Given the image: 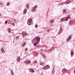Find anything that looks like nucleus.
Here are the masks:
<instances>
[{"label": "nucleus", "instance_id": "c85d7f7f", "mask_svg": "<svg viewBox=\"0 0 75 75\" xmlns=\"http://www.w3.org/2000/svg\"><path fill=\"white\" fill-rule=\"evenodd\" d=\"M29 20H30V21H32V20H33V19H32V18H30L29 19Z\"/></svg>", "mask_w": 75, "mask_h": 75}, {"label": "nucleus", "instance_id": "473e14b6", "mask_svg": "<svg viewBox=\"0 0 75 75\" xmlns=\"http://www.w3.org/2000/svg\"><path fill=\"white\" fill-rule=\"evenodd\" d=\"M8 31L9 32H10V31H11V29H9Z\"/></svg>", "mask_w": 75, "mask_h": 75}, {"label": "nucleus", "instance_id": "09e8293b", "mask_svg": "<svg viewBox=\"0 0 75 75\" xmlns=\"http://www.w3.org/2000/svg\"><path fill=\"white\" fill-rule=\"evenodd\" d=\"M47 47H46V48H47Z\"/></svg>", "mask_w": 75, "mask_h": 75}, {"label": "nucleus", "instance_id": "412c9836", "mask_svg": "<svg viewBox=\"0 0 75 75\" xmlns=\"http://www.w3.org/2000/svg\"><path fill=\"white\" fill-rule=\"evenodd\" d=\"M50 23H54V21L53 20H51L50 21Z\"/></svg>", "mask_w": 75, "mask_h": 75}, {"label": "nucleus", "instance_id": "f3484780", "mask_svg": "<svg viewBox=\"0 0 75 75\" xmlns=\"http://www.w3.org/2000/svg\"><path fill=\"white\" fill-rule=\"evenodd\" d=\"M66 21H68V19H69V17H67L66 18Z\"/></svg>", "mask_w": 75, "mask_h": 75}, {"label": "nucleus", "instance_id": "4be33fe9", "mask_svg": "<svg viewBox=\"0 0 75 75\" xmlns=\"http://www.w3.org/2000/svg\"><path fill=\"white\" fill-rule=\"evenodd\" d=\"M26 44V43H24L22 44V47H24V45H25Z\"/></svg>", "mask_w": 75, "mask_h": 75}, {"label": "nucleus", "instance_id": "bb28decb", "mask_svg": "<svg viewBox=\"0 0 75 75\" xmlns=\"http://www.w3.org/2000/svg\"><path fill=\"white\" fill-rule=\"evenodd\" d=\"M38 27V26H37V24H36L35 25V27L36 28H37Z\"/></svg>", "mask_w": 75, "mask_h": 75}, {"label": "nucleus", "instance_id": "5701e85b", "mask_svg": "<svg viewBox=\"0 0 75 75\" xmlns=\"http://www.w3.org/2000/svg\"><path fill=\"white\" fill-rule=\"evenodd\" d=\"M11 74L12 75H14V72H13V71L11 70Z\"/></svg>", "mask_w": 75, "mask_h": 75}, {"label": "nucleus", "instance_id": "7c9ffc66", "mask_svg": "<svg viewBox=\"0 0 75 75\" xmlns=\"http://www.w3.org/2000/svg\"><path fill=\"white\" fill-rule=\"evenodd\" d=\"M12 25H13V26L15 25V24L14 23H12Z\"/></svg>", "mask_w": 75, "mask_h": 75}, {"label": "nucleus", "instance_id": "7ed1b4c3", "mask_svg": "<svg viewBox=\"0 0 75 75\" xmlns=\"http://www.w3.org/2000/svg\"><path fill=\"white\" fill-rule=\"evenodd\" d=\"M72 38V35H70L68 39H67V41H70L71 38Z\"/></svg>", "mask_w": 75, "mask_h": 75}, {"label": "nucleus", "instance_id": "72a5a7b5", "mask_svg": "<svg viewBox=\"0 0 75 75\" xmlns=\"http://www.w3.org/2000/svg\"><path fill=\"white\" fill-rule=\"evenodd\" d=\"M27 50H28V49L27 48H26L25 49V51H27Z\"/></svg>", "mask_w": 75, "mask_h": 75}, {"label": "nucleus", "instance_id": "a211bd4d", "mask_svg": "<svg viewBox=\"0 0 75 75\" xmlns=\"http://www.w3.org/2000/svg\"><path fill=\"white\" fill-rule=\"evenodd\" d=\"M26 7L27 8H29V4H27L26 5Z\"/></svg>", "mask_w": 75, "mask_h": 75}, {"label": "nucleus", "instance_id": "6ab92c4d", "mask_svg": "<svg viewBox=\"0 0 75 75\" xmlns=\"http://www.w3.org/2000/svg\"><path fill=\"white\" fill-rule=\"evenodd\" d=\"M70 2L69 1H66L65 3V4H68Z\"/></svg>", "mask_w": 75, "mask_h": 75}, {"label": "nucleus", "instance_id": "c03bdc74", "mask_svg": "<svg viewBox=\"0 0 75 75\" xmlns=\"http://www.w3.org/2000/svg\"><path fill=\"white\" fill-rule=\"evenodd\" d=\"M0 5H1V3H0Z\"/></svg>", "mask_w": 75, "mask_h": 75}, {"label": "nucleus", "instance_id": "58836bf2", "mask_svg": "<svg viewBox=\"0 0 75 75\" xmlns=\"http://www.w3.org/2000/svg\"><path fill=\"white\" fill-rule=\"evenodd\" d=\"M5 24H7V21H6L5 22Z\"/></svg>", "mask_w": 75, "mask_h": 75}, {"label": "nucleus", "instance_id": "2f4dec72", "mask_svg": "<svg viewBox=\"0 0 75 75\" xmlns=\"http://www.w3.org/2000/svg\"><path fill=\"white\" fill-rule=\"evenodd\" d=\"M36 11V9H34L33 11V12H35V11Z\"/></svg>", "mask_w": 75, "mask_h": 75}, {"label": "nucleus", "instance_id": "9d476101", "mask_svg": "<svg viewBox=\"0 0 75 75\" xmlns=\"http://www.w3.org/2000/svg\"><path fill=\"white\" fill-rule=\"evenodd\" d=\"M27 23L28 25H30V24H31V22H30V20L28 21Z\"/></svg>", "mask_w": 75, "mask_h": 75}, {"label": "nucleus", "instance_id": "4468645a", "mask_svg": "<svg viewBox=\"0 0 75 75\" xmlns=\"http://www.w3.org/2000/svg\"><path fill=\"white\" fill-rule=\"evenodd\" d=\"M74 55V53H73V52H71V57H72V56Z\"/></svg>", "mask_w": 75, "mask_h": 75}, {"label": "nucleus", "instance_id": "aec40b11", "mask_svg": "<svg viewBox=\"0 0 75 75\" xmlns=\"http://www.w3.org/2000/svg\"><path fill=\"white\" fill-rule=\"evenodd\" d=\"M1 51L2 52H4V49L3 48H2L1 49Z\"/></svg>", "mask_w": 75, "mask_h": 75}, {"label": "nucleus", "instance_id": "cd10ccee", "mask_svg": "<svg viewBox=\"0 0 75 75\" xmlns=\"http://www.w3.org/2000/svg\"><path fill=\"white\" fill-rule=\"evenodd\" d=\"M35 63H37V61H35L33 62V64H35Z\"/></svg>", "mask_w": 75, "mask_h": 75}, {"label": "nucleus", "instance_id": "4c0bfd02", "mask_svg": "<svg viewBox=\"0 0 75 75\" xmlns=\"http://www.w3.org/2000/svg\"><path fill=\"white\" fill-rule=\"evenodd\" d=\"M14 23H16V20H14Z\"/></svg>", "mask_w": 75, "mask_h": 75}, {"label": "nucleus", "instance_id": "ddd939ff", "mask_svg": "<svg viewBox=\"0 0 75 75\" xmlns=\"http://www.w3.org/2000/svg\"><path fill=\"white\" fill-rule=\"evenodd\" d=\"M74 22H73V21H71L69 23V25H72V24H73V23Z\"/></svg>", "mask_w": 75, "mask_h": 75}, {"label": "nucleus", "instance_id": "c9c22d12", "mask_svg": "<svg viewBox=\"0 0 75 75\" xmlns=\"http://www.w3.org/2000/svg\"><path fill=\"white\" fill-rule=\"evenodd\" d=\"M50 31V30H48L47 31V33H49Z\"/></svg>", "mask_w": 75, "mask_h": 75}, {"label": "nucleus", "instance_id": "423d86ee", "mask_svg": "<svg viewBox=\"0 0 75 75\" xmlns=\"http://www.w3.org/2000/svg\"><path fill=\"white\" fill-rule=\"evenodd\" d=\"M62 31H63V29L62 28H61L58 33L59 34H60L62 33Z\"/></svg>", "mask_w": 75, "mask_h": 75}, {"label": "nucleus", "instance_id": "37998d69", "mask_svg": "<svg viewBox=\"0 0 75 75\" xmlns=\"http://www.w3.org/2000/svg\"><path fill=\"white\" fill-rule=\"evenodd\" d=\"M74 73H75V69L74 70Z\"/></svg>", "mask_w": 75, "mask_h": 75}, {"label": "nucleus", "instance_id": "b1692460", "mask_svg": "<svg viewBox=\"0 0 75 75\" xmlns=\"http://www.w3.org/2000/svg\"><path fill=\"white\" fill-rule=\"evenodd\" d=\"M25 34V32H23L22 33V34H23V35H24Z\"/></svg>", "mask_w": 75, "mask_h": 75}, {"label": "nucleus", "instance_id": "49530a36", "mask_svg": "<svg viewBox=\"0 0 75 75\" xmlns=\"http://www.w3.org/2000/svg\"><path fill=\"white\" fill-rule=\"evenodd\" d=\"M1 16V14H0V16Z\"/></svg>", "mask_w": 75, "mask_h": 75}, {"label": "nucleus", "instance_id": "393cba45", "mask_svg": "<svg viewBox=\"0 0 75 75\" xmlns=\"http://www.w3.org/2000/svg\"><path fill=\"white\" fill-rule=\"evenodd\" d=\"M10 4V3L9 2H7L6 3V5L7 6H9V5Z\"/></svg>", "mask_w": 75, "mask_h": 75}, {"label": "nucleus", "instance_id": "dca6fc26", "mask_svg": "<svg viewBox=\"0 0 75 75\" xmlns=\"http://www.w3.org/2000/svg\"><path fill=\"white\" fill-rule=\"evenodd\" d=\"M38 6H37V5H35V6L33 7V8H37L38 7Z\"/></svg>", "mask_w": 75, "mask_h": 75}, {"label": "nucleus", "instance_id": "1a4fd4ad", "mask_svg": "<svg viewBox=\"0 0 75 75\" xmlns=\"http://www.w3.org/2000/svg\"><path fill=\"white\" fill-rule=\"evenodd\" d=\"M20 59H21V58H20V57H18L17 59V62H18L20 61Z\"/></svg>", "mask_w": 75, "mask_h": 75}, {"label": "nucleus", "instance_id": "f8f14e48", "mask_svg": "<svg viewBox=\"0 0 75 75\" xmlns=\"http://www.w3.org/2000/svg\"><path fill=\"white\" fill-rule=\"evenodd\" d=\"M52 74H53V75H54V72H55V71L54 70V68H53V70H52Z\"/></svg>", "mask_w": 75, "mask_h": 75}, {"label": "nucleus", "instance_id": "9b49d317", "mask_svg": "<svg viewBox=\"0 0 75 75\" xmlns=\"http://www.w3.org/2000/svg\"><path fill=\"white\" fill-rule=\"evenodd\" d=\"M40 65H44V63L42 62H41L40 63Z\"/></svg>", "mask_w": 75, "mask_h": 75}, {"label": "nucleus", "instance_id": "e433bc0d", "mask_svg": "<svg viewBox=\"0 0 75 75\" xmlns=\"http://www.w3.org/2000/svg\"><path fill=\"white\" fill-rule=\"evenodd\" d=\"M36 47L37 48H38V47H39V45H37Z\"/></svg>", "mask_w": 75, "mask_h": 75}, {"label": "nucleus", "instance_id": "ea45409f", "mask_svg": "<svg viewBox=\"0 0 75 75\" xmlns=\"http://www.w3.org/2000/svg\"><path fill=\"white\" fill-rule=\"evenodd\" d=\"M16 38L17 39H18V36H17Z\"/></svg>", "mask_w": 75, "mask_h": 75}, {"label": "nucleus", "instance_id": "a878e982", "mask_svg": "<svg viewBox=\"0 0 75 75\" xmlns=\"http://www.w3.org/2000/svg\"><path fill=\"white\" fill-rule=\"evenodd\" d=\"M65 11H66V10L64 9L63 10V13H65Z\"/></svg>", "mask_w": 75, "mask_h": 75}, {"label": "nucleus", "instance_id": "0eeeda50", "mask_svg": "<svg viewBox=\"0 0 75 75\" xmlns=\"http://www.w3.org/2000/svg\"><path fill=\"white\" fill-rule=\"evenodd\" d=\"M67 69H66L63 68L62 69V72H65V71H67Z\"/></svg>", "mask_w": 75, "mask_h": 75}, {"label": "nucleus", "instance_id": "f704fd0d", "mask_svg": "<svg viewBox=\"0 0 75 75\" xmlns=\"http://www.w3.org/2000/svg\"><path fill=\"white\" fill-rule=\"evenodd\" d=\"M35 71H34V70H32V72H33V73H34V72H35Z\"/></svg>", "mask_w": 75, "mask_h": 75}, {"label": "nucleus", "instance_id": "79ce46f5", "mask_svg": "<svg viewBox=\"0 0 75 75\" xmlns=\"http://www.w3.org/2000/svg\"><path fill=\"white\" fill-rule=\"evenodd\" d=\"M31 71H33V69H31Z\"/></svg>", "mask_w": 75, "mask_h": 75}, {"label": "nucleus", "instance_id": "20e7f679", "mask_svg": "<svg viewBox=\"0 0 75 75\" xmlns=\"http://www.w3.org/2000/svg\"><path fill=\"white\" fill-rule=\"evenodd\" d=\"M40 55H41L44 58L45 57V54H44L43 52H40Z\"/></svg>", "mask_w": 75, "mask_h": 75}, {"label": "nucleus", "instance_id": "de8ad7c7", "mask_svg": "<svg viewBox=\"0 0 75 75\" xmlns=\"http://www.w3.org/2000/svg\"><path fill=\"white\" fill-rule=\"evenodd\" d=\"M8 21H10V20H8Z\"/></svg>", "mask_w": 75, "mask_h": 75}, {"label": "nucleus", "instance_id": "2eb2a0df", "mask_svg": "<svg viewBox=\"0 0 75 75\" xmlns=\"http://www.w3.org/2000/svg\"><path fill=\"white\" fill-rule=\"evenodd\" d=\"M38 42H37L35 43L34 44V45H35V46H36V45H37L38 44Z\"/></svg>", "mask_w": 75, "mask_h": 75}, {"label": "nucleus", "instance_id": "f03ea898", "mask_svg": "<svg viewBox=\"0 0 75 75\" xmlns=\"http://www.w3.org/2000/svg\"><path fill=\"white\" fill-rule=\"evenodd\" d=\"M31 63V61L30 60H29L28 61H25V64H26L27 65H28V64H30Z\"/></svg>", "mask_w": 75, "mask_h": 75}, {"label": "nucleus", "instance_id": "a18cd8bd", "mask_svg": "<svg viewBox=\"0 0 75 75\" xmlns=\"http://www.w3.org/2000/svg\"><path fill=\"white\" fill-rule=\"evenodd\" d=\"M35 40V39H33V40Z\"/></svg>", "mask_w": 75, "mask_h": 75}, {"label": "nucleus", "instance_id": "f257e3e1", "mask_svg": "<svg viewBox=\"0 0 75 75\" xmlns=\"http://www.w3.org/2000/svg\"><path fill=\"white\" fill-rule=\"evenodd\" d=\"M36 40H37V42H39L40 41V37L37 36L36 37Z\"/></svg>", "mask_w": 75, "mask_h": 75}, {"label": "nucleus", "instance_id": "c756f323", "mask_svg": "<svg viewBox=\"0 0 75 75\" xmlns=\"http://www.w3.org/2000/svg\"><path fill=\"white\" fill-rule=\"evenodd\" d=\"M64 21V20L63 18H62L61 20V21Z\"/></svg>", "mask_w": 75, "mask_h": 75}, {"label": "nucleus", "instance_id": "39448f33", "mask_svg": "<svg viewBox=\"0 0 75 75\" xmlns=\"http://www.w3.org/2000/svg\"><path fill=\"white\" fill-rule=\"evenodd\" d=\"M49 67H50V66L48 65L45 66L43 68L44 69H45V70L46 69H47L48 68H49Z\"/></svg>", "mask_w": 75, "mask_h": 75}, {"label": "nucleus", "instance_id": "6e6552de", "mask_svg": "<svg viewBox=\"0 0 75 75\" xmlns=\"http://www.w3.org/2000/svg\"><path fill=\"white\" fill-rule=\"evenodd\" d=\"M27 9L25 8L24 9V14H26V13H27Z\"/></svg>", "mask_w": 75, "mask_h": 75}, {"label": "nucleus", "instance_id": "a19ab883", "mask_svg": "<svg viewBox=\"0 0 75 75\" xmlns=\"http://www.w3.org/2000/svg\"><path fill=\"white\" fill-rule=\"evenodd\" d=\"M36 55H38V53H36Z\"/></svg>", "mask_w": 75, "mask_h": 75}]
</instances>
